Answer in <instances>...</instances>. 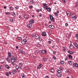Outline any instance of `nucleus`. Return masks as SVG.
<instances>
[{
  "mask_svg": "<svg viewBox=\"0 0 78 78\" xmlns=\"http://www.w3.org/2000/svg\"><path fill=\"white\" fill-rule=\"evenodd\" d=\"M74 18L75 19H77V18L76 17V16L75 15L74 16Z\"/></svg>",
  "mask_w": 78,
  "mask_h": 78,
  "instance_id": "51",
  "label": "nucleus"
},
{
  "mask_svg": "<svg viewBox=\"0 0 78 78\" xmlns=\"http://www.w3.org/2000/svg\"><path fill=\"white\" fill-rule=\"evenodd\" d=\"M5 68H6L7 69H9V68H10V67L7 64L5 65Z\"/></svg>",
  "mask_w": 78,
  "mask_h": 78,
  "instance_id": "15",
  "label": "nucleus"
},
{
  "mask_svg": "<svg viewBox=\"0 0 78 78\" xmlns=\"http://www.w3.org/2000/svg\"><path fill=\"white\" fill-rule=\"evenodd\" d=\"M63 51H65V50H66V49H65V47H63Z\"/></svg>",
  "mask_w": 78,
  "mask_h": 78,
  "instance_id": "49",
  "label": "nucleus"
},
{
  "mask_svg": "<svg viewBox=\"0 0 78 78\" xmlns=\"http://www.w3.org/2000/svg\"><path fill=\"white\" fill-rule=\"evenodd\" d=\"M76 38H77V39H78V34H77L76 35Z\"/></svg>",
  "mask_w": 78,
  "mask_h": 78,
  "instance_id": "47",
  "label": "nucleus"
},
{
  "mask_svg": "<svg viewBox=\"0 0 78 78\" xmlns=\"http://www.w3.org/2000/svg\"><path fill=\"white\" fill-rule=\"evenodd\" d=\"M66 14L68 16H70V12L69 11H67L66 12Z\"/></svg>",
  "mask_w": 78,
  "mask_h": 78,
  "instance_id": "6",
  "label": "nucleus"
},
{
  "mask_svg": "<svg viewBox=\"0 0 78 78\" xmlns=\"http://www.w3.org/2000/svg\"><path fill=\"white\" fill-rule=\"evenodd\" d=\"M29 8H33V5H31L29 6Z\"/></svg>",
  "mask_w": 78,
  "mask_h": 78,
  "instance_id": "45",
  "label": "nucleus"
},
{
  "mask_svg": "<svg viewBox=\"0 0 78 78\" xmlns=\"http://www.w3.org/2000/svg\"><path fill=\"white\" fill-rule=\"evenodd\" d=\"M12 16H14V17H16V13L14 12L12 13Z\"/></svg>",
  "mask_w": 78,
  "mask_h": 78,
  "instance_id": "30",
  "label": "nucleus"
},
{
  "mask_svg": "<svg viewBox=\"0 0 78 78\" xmlns=\"http://www.w3.org/2000/svg\"><path fill=\"white\" fill-rule=\"evenodd\" d=\"M60 63L62 65L64 64V61H62L60 62Z\"/></svg>",
  "mask_w": 78,
  "mask_h": 78,
  "instance_id": "35",
  "label": "nucleus"
},
{
  "mask_svg": "<svg viewBox=\"0 0 78 78\" xmlns=\"http://www.w3.org/2000/svg\"><path fill=\"white\" fill-rule=\"evenodd\" d=\"M48 43L49 44H51V41H49Z\"/></svg>",
  "mask_w": 78,
  "mask_h": 78,
  "instance_id": "56",
  "label": "nucleus"
},
{
  "mask_svg": "<svg viewBox=\"0 0 78 78\" xmlns=\"http://www.w3.org/2000/svg\"><path fill=\"white\" fill-rule=\"evenodd\" d=\"M51 8L50 7L48 8V9H47V10L48 12H51Z\"/></svg>",
  "mask_w": 78,
  "mask_h": 78,
  "instance_id": "23",
  "label": "nucleus"
},
{
  "mask_svg": "<svg viewBox=\"0 0 78 78\" xmlns=\"http://www.w3.org/2000/svg\"><path fill=\"white\" fill-rule=\"evenodd\" d=\"M60 70H62L63 69V68H62V67H60L59 68Z\"/></svg>",
  "mask_w": 78,
  "mask_h": 78,
  "instance_id": "53",
  "label": "nucleus"
},
{
  "mask_svg": "<svg viewBox=\"0 0 78 78\" xmlns=\"http://www.w3.org/2000/svg\"><path fill=\"white\" fill-rule=\"evenodd\" d=\"M35 37L36 39H38L39 38V36L37 34H36L35 35Z\"/></svg>",
  "mask_w": 78,
  "mask_h": 78,
  "instance_id": "9",
  "label": "nucleus"
},
{
  "mask_svg": "<svg viewBox=\"0 0 78 78\" xmlns=\"http://www.w3.org/2000/svg\"><path fill=\"white\" fill-rule=\"evenodd\" d=\"M50 72L51 73H54L55 72V69H51L50 70Z\"/></svg>",
  "mask_w": 78,
  "mask_h": 78,
  "instance_id": "21",
  "label": "nucleus"
},
{
  "mask_svg": "<svg viewBox=\"0 0 78 78\" xmlns=\"http://www.w3.org/2000/svg\"><path fill=\"white\" fill-rule=\"evenodd\" d=\"M10 21L11 22H14V20L13 19H11L10 20Z\"/></svg>",
  "mask_w": 78,
  "mask_h": 78,
  "instance_id": "37",
  "label": "nucleus"
},
{
  "mask_svg": "<svg viewBox=\"0 0 78 78\" xmlns=\"http://www.w3.org/2000/svg\"><path fill=\"white\" fill-rule=\"evenodd\" d=\"M48 8V6H46L44 7V8L46 10H47Z\"/></svg>",
  "mask_w": 78,
  "mask_h": 78,
  "instance_id": "36",
  "label": "nucleus"
},
{
  "mask_svg": "<svg viewBox=\"0 0 78 78\" xmlns=\"http://www.w3.org/2000/svg\"><path fill=\"white\" fill-rule=\"evenodd\" d=\"M17 57H15L14 56L12 57V58H11L12 64L13 66H14L15 65V63H14V62L17 61Z\"/></svg>",
  "mask_w": 78,
  "mask_h": 78,
  "instance_id": "1",
  "label": "nucleus"
},
{
  "mask_svg": "<svg viewBox=\"0 0 78 78\" xmlns=\"http://www.w3.org/2000/svg\"><path fill=\"white\" fill-rule=\"evenodd\" d=\"M39 16L40 17H42V14H41Z\"/></svg>",
  "mask_w": 78,
  "mask_h": 78,
  "instance_id": "59",
  "label": "nucleus"
},
{
  "mask_svg": "<svg viewBox=\"0 0 78 78\" xmlns=\"http://www.w3.org/2000/svg\"><path fill=\"white\" fill-rule=\"evenodd\" d=\"M60 73H58V74H56V76H58V77H60L61 76V75L60 74Z\"/></svg>",
  "mask_w": 78,
  "mask_h": 78,
  "instance_id": "27",
  "label": "nucleus"
},
{
  "mask_svg": "<svg viewBox=\"0 0 78 78\" xmlns=\"http://www.w3.org/2000/svg\"><path fill=\"white\" fill-rule=\"evenodd\" d=\"M68 58H69V59H72L73 58L72 55H70V54H69V55Z\"/></svg>",
  "mask_w": 78,
  "mask_h": 78,
  "instance_id": "8",
  "label": "nucleus"
},
{
  "mask_svg": "<svg viewBox=\"0 0 78 78\" xmlns=\"http://www.w3.org/2000/svg\"><path fill=\"white\" fill-rule=\"evenodd\" d=\"M19 51L20 52V53H22V54H24V52L22 50H19Z\"/></svg>",
  "mask_w": 78,
  "mask_h": 78,
  "instance_id": "17",
  "label": "nucleus"
},
{
  "mask_svg": "<svg viewBox=\"0 0 78 78\" xmlns=\"http://www.w3.org/2000/svg\"><path fill=\"white\" fill-rule=\"evenodd\" d=\"M23 78H25V76L24 75V76H22Z\"/></svg>",
  "mask_w": 78,
  "mask_h": 78,
  "instance_id": "60",
  "label": "nucleus"
},
{
  "mask_svg": "<svg viewBox=\"0 0 78 78\" xmlns=\"http://www.w3.org/2000/svg\"><path fill=\"white\" fill-rule=\"evenodd\" d=\"M9 75H11V72H9Z\"/></svg>",
  "mask_w": 78,
  "mask_h": 78,
  "instance_id": "61",
  "label": "nucleus"
},
{
  "mask_svg": "<svg viewBox=\"0 0 78 78\" xmlns=\"http://www.w3.org/2000/svg\"><path fill=\"white\" fill-rule=\"evenodd\" d=\"M39 41H42V38H39Z\"/></svg>",
  "mask_w": 78,
  "mask_h": 78,
  "instance_id": "48",
  "label": "nucleus"
},
{
  "mask_svg": "<svg viewBox=\"0 0 78 78\" xmlns=\"http://www.w3.org/2000/svg\"><path fill=\"white\" fill-rule=\"evenodd\" d=\"M24 17L26 19H27L28 18V15H25L24 16Z\"/></svg>",
  "mask_w": 78,
  "mask_h": 78,
  "instance_id": "28",
  "label": "nucleus"
},
{
  "mask_svg": "<svg viewBox=\"0 0 78 78\" xmlns=\"http://www.w3.org/2000/svg\"><path fill=\"white\" fill-rule=\"evenodd\" d=\"M43 5L44 6H46L47 5V4L46 3H43Z\"/></svg>",
  "mask_w": 78,
  "mask_h": 78,
  "instance_id": "42",
  "label": "nucleus"
},
{
  "mask_svg": "<svg viewBox=\"0 0 78 78\" xmlns=\"http://www.w3.org/2000/svg\"><path fill=\"white\" fill-rule=\"evenodd\" d=\"M73 66L75 67H78V64L77 63H73Z\"/></svg>",
  "mask_w": 78,
  "mask_h": 78,
  "instance_id": "4",
  "label": "nucleus"
},
{
  "mask_svg": "<svg viewBox=\"0 0 78 78\" xmlns=\"http://www.w3.org/2000/svg\"><path fill=\"white\" fill-rule=\"evenodd\" d=\"M48 58H42V59L43 60V61H44L45 62H47V59Z\"/></svg>",
  "mask_w": 78,
  "mask_h": 78,
  "instance_id": "11",
  "label": "nucleus"
},
{
  "mask_svg": "<svg viewBox=\"0 0 78 78\" xmlns=\"http://www.w3.org/2000/svg\"><path fill=\"white\" fill-rule=\"evenodd\" d=\"M11 59V57H8L7 59V61H8V62H9V61H10Z\"/></svg>",
  "mask_w": 78,
  "mask_h": 78,
  "instance_id": "13",
  "label": "nucleus"
},
{
  "mask_svg": "<svg viewBox=\"0 0 78 78\" xmlns=\"http://www.w3.org/2000/svg\"><path fill=\"white\" fill-rule=\"evenodd\" d=\"M30 24H33L34 23V21L33 20H31L30 21Z\"/></svg>",
  "mask_w": 78,
  "mask_h": 78,
  "instance_id": "26",
  "label": "nucleus"
},
{
  "mask_svg": "<svg viewBox=\"0 0 78 78\" xmlns=\"http://www.w3.org/2000/svg\"><path fill=\"white\" fill-rule=\"evenodd\" d=\"M68 63H69V64H70L71 65V64H72V61H69L68 62Z\"/></svg>",
  "mask_w": 78,
  "mask_h": 78,
  "instance_id": "33",
  "label": "nucleus"
},
{
  "mask_svg": "<svg viewBox=\"0 0 78 78\" xmlns=\"http://www.w3.org/2000/svg\"><path fill=\"white\" fill-rule=\"evenodd\" d=\"M40 51L41 52V53L42 54H46V53H47V51L46 50H43Z\"/></svg>",
  "mask_w": 78,
  "mask_h": 78,
  "instance_id": "5",
  "label": "nucleus"
},
{
  "mask_svg": "<svg viewBox=\"0 0 78 78\" xmlns=\"http://www.w3.org/2000/svg\"><path fill=\"white\" fill-rule=\"evenodd\" d=\"M69 47L71 49H73V46L72 44H70Z\"/></svg>",
  "mask_w": 78,
  "mask_h": 78,
  "instance_id": "19",
  "label": "nucleus"
},
{
  "mask_svg": "<svg viewBox=\"0 0 78 78\" xmlns=\"http://www.w3.org/2000/svg\"><path fill=\"white\" fill-rule=\"evenodd\" d=\"M57 72L58 73H61V71L59 69L57 70Z\"/></svg>",
  "mask_w": 78,
  "mask_h": 78,
  "instance_id": "32",
  "label": "nucleus"
},
{
  "mask_svg": "<svg viewBox=\"0 0 78 78\" xmlns=\"http://www.w3.org/2000/svg\"><path fill=\"white\" fill-rule=\"evenodd\" d=\"M9 9L10 10H11V11H13V9H14V8L12 6L10 7Z\"/></svg>",
  "mask_w": 78,
  "mask_h": 78,
  "instance_id": "24",
  "label": "nucleus"
},
{
  "mask_svg": "<svg viewBox=\"0 0 78 78\" xmlns=\"http://www.w3.org/2000/svg\"><path fill=\"white\" fill-rule=\"evenodd\" d=\"M49 27L50 28H51V29H54V28H55L54 26L53 25H50Z\"/></svg>",
  "mask_w": 78,
  "mask_h": 78,
  "instance_id": "12",
  "label": "nucleus"
},
{
  "mask_svg": "<svg viewBox=\"0 0 78 78\" xmlns=\"http://www.w3.org/2000/svg\"><path fill=\"white\" fill-rule=\"evenodd\" d=\"M37 12H39V10L37 9Z\"/></svg>",
  "mask_w": 78,
  "mask_h": 78,
  "instance_id": "57",
  "label": "nucleus"
},
{
  "mask_svg": "<svg viewBox=\"0 0 78 78\" xmlns=\"http://www.w3.org/2000/svg\"><path fill=\"white\" fill-rule=\"evenodd\" d=\"M28 28H31V24H28Z\"/></svg>",
  "mask_w": 78,
  "mask_h": 78,
  "instance_id": "31",
  "label": "nucleus"
},
{
  "mask_svg": "<svg viewBox=\"0 0 78 78\" xmlns=\"http://www.w3.org/2000/svg\"><path fill=\"white\" fill-rule=\"evenodd\" d=\"M18 39L19 40H20V41H21L22 40V38H21V37H18Z\"/></svg>",
  "mask_w": 78,
  "mask_h": 78,
  "instance_id": "38",
  "label": "nucleus"
},
{
  "mask_svg": "<svg viewBox=\"0 0 78 78\" xmlns=\"http://www.w3.org/2000/svg\"><path fill=\"white\" fill-rule=\"evenodd\" d=\"M45 78H48V76H46Z\"/></svg>",
  "mask_w": 78,
  "mask_h": 78,
  "instance_id": "64",
  "label": "nucleus"
},
{
  "mask_svg": "<svg viewBox=\"0 0 78 78\" xmlns=\"http://www.w3.org/2000/svg\"><path fill=\"white\" fill-rule=\"evenodd\" d=\"M15 8H16V9H19V6H16L15 7Z\"/></svg>",
  "mask_w": 78,
  "mask_h": 78,
  "instance_id": "43",
  "label": "nucleus"
},
{
  "mask_svg": "<svg viewBox=\"0 0 78 78\" xmlns=\"http://www.w3.org/2000/svg\"><path fill=\"white\" fill-rule=\"evenodd\" d=\"M27 42V40L26 39H24L23 41H21V43L23 45H25Z\"/></svg>",
  "mask_w": 78,
  "mask_h": 78,
  "instance_id": "3",
  "label": "nucleus"
},
{
  "mask_svg": "<svg viewBox=\"0 0 78 78\" xmlns=\"http://www.w3.org/2000/svg\"><path fill=\"white\" fill-rule=\"evenodd\" d=\"M71 17L72 18H74V16H73V15H72V16H71Z\"/></svg>",
  "mask_w": 78,
  "mask_h": 78,
  "instance_id": "62",
  "label": "nucleus"
},
{
  "mask_svg": "<svg viewBox=\"0 0 78 78\" xmlns=\"http://www.w3.org/2000/svg\"><path fill=\"white\" fill-rule=\"evenodd\" d=\"M73 44L76 47L77 49H78V44H77L76 43H74Z\"/></svg>",
  "mask_w": 78,
  "mask_h": 78,
  "instance_id": "16",
  "label": "nucleus"
},
{
  "mask_svg": "<svg viewBox=\"0 0 78 78\" xmlns=\"http://www.w3.org/2000/svg\"><path fill=\"white\" fill-rule=\"evenodd\" d=\"M17 72L16 71V69H14L12 72V73L13 74H15Z\"/></svg>",
  "mask_w": 78,
  "mask_h": 78,
  "instance_id": "22",
  "label": "nucleus"
},
{
  "mask_svg": "<svg viewBox=\"0 0 78 78\" xmlns=\"http://www.w3.org/2000/svg\"><path fill=\"white\" fill-rule=\"evenodd\" d=\"M49 17L51 20V21H52V22H55V20H54V18H53V16H52L51 15H49Z\"/></svg>",
  "mask_w": 78,
  "mask_h": 78,
  "instance_id": "2",
  "label": "nucleus"
},
{
  "mask_svg": "<svg viewBox=\"0 0 78 78\" xmlns=\"http://www.w3.org/2000/svg\"><path fill=\"white\" fill-rule=\"evenodd\" d=\"M5 14L6 15H9V14H10V12H5Z\"/></svg>",
  "mask_w": 78,
  "mask_h": 78,
  "instance_id": "34",
  "label": "nucleus"
},
{
  "mask_svg": "<svg viewBox=\"0 0 78 78\" xmlns=\"http://www.w3.org/2000/svg\"><path fill=\"white\" fill-rule=\"evenodd\" d=\"M42 64H40L37 67V68L39 69H41V68L42 67Z\"/></svg>",
  "mask_w": 78,
  "mask_h": 78,
  "instance_id": "10",
  "label": "nucleus"
},
{
  "mask_svg": "<svg viewBox=\"0 0 78 78\" xmlns=\"http://www.w3.org/2000/svg\"><path fill=\"white\" fill-rule=\"evenodd\" d=\"M62 1L64 2L65 3H66V1L65 0H62Z\"/></svg>",
  "mask_w": 78,
  "mask_h": 78,
  "instance_id": "50",
  "label": "nucleus"
},
{
  "mask_svg": "<svg viewBox=\"0 0 78 78\" xmlns=\"http://www.w3.org/2000/svg\"><path fill=\"white\" fill-rule=\"evenodd\" d=\"M53 58L54 60H55V59H56V57L55 56H53Z\"/></svg>",
  "mask_w": 78,
  "mask_h": 78,
  "instance_id": "41",
  "label": "nucleus"
},
{
  "mask_svg": "<svg viewBox=\"0 0 78 78\" xmlns=\"http://www.w3.org/2000/svg\"><path fill=\"white\" fill-rule=\"evenodd\" d=\"M19 66H20V68H21V67H22V63H19Z\"/></svg>",
  "mask_w": 78,
  "mask_h": 78,
  "instance_id": "29",
  "label": "nucleus"
},
{
  "mask_svg": "<svg viewBox=\"0 0 78 78\" xmlns=\"http://www.w3.org/2000/svg\"><path fill=\"white\" fill-rule=\"evenodd\" d=\"M5 75H6V76H9V73L8 72H6L5 73Z\"/></svg>",
  "mask_w": 78,
  "mask_h": 78,
  "instance_id": "39",
  "label": "nucleus"
},
{
  "mask_svg": "<svg viewBox=\"0 0 78 78\" xmlns=\"http://www.w3.org/2000/svg\"><path fill=\"white\" fill-rule=\"evenodd\" d=\"M53 53L54 55H56V51L53 52Z\"/></svg>",
  "mask_w": 78,
  "mask_h": 78,
  "instance_id": "46",
  "label": "nucleus"
},
{
  "mask_svg": "<svg viewBox=\"0 0 78 78\" xmlns=\"http://www.w3.org/2000/svg\"><path fill=\"white\" fill-rule=\"evenodd\" d=\"M42 36H46V33H45V32H43L42 34Z\"/></svg>",
  "mask_w": 78,
  "mask_h": 78,
  "instance_id": "18",
  "label": "nucleus"
},
{
  "mask_svg": "<svg viewBox=\"0 0 78 78\" xmlns=\"http://www.w3.org/2000/svg\"><path fill=\"white\" fill-rule=\"evenodd\" d=\"M41 50L38 51V50H36L35 51V52L37 53V54H39V53L41 52Z\"/></svg>",
  "mask_w": 78,
  "mask_h": 78,
  "instance_id": "20",
  "label": "nucleus"
},
{
  "mask_svg": "<svg viewBox=\"0 0 78 78\" xmlns=\"http://www.w3.org/2000/svg\"><path fill=\"white\" fill-rule=\"evenodd\" d=\"M16 48H17V49L19 48V47H18V46H16Z\"/></svg>",
  "mask_w": 78,
  "mask_h": 78,
  "instance_id": "63",
  "label": "nucleus"
},
{
  "mask_svg": "<svg viewBox=\"0 0 78 78\" xmlns=\"http://www.w3.org/2000/svg\"><path fill=\"white\" fill-rule=\"evenodd\" d=\"M67 52L69 54H71V55H72L74 53V52L70 51H68Z\"/></svg>",
  "mask_w": 78,
  "mask_h": 78,
  "instance_id": "7",
  "label": "nucleus"
},
{
  "mask_svg": "<svg viewBox=\"0 0 78 78\" xmlns=\"http://www.w3.org/2000/svg\"><path fill=\"white\" fill-rule=\"evenodd\" d=\"M65 25H66V27H67V26H68V23H66L65 24Z\"/></svg>",
  "mask_w": 78,
  "mask_h": 78,
  "instance_id": "52",
  "label": "nucleus"
},
{
  "mask_svg": "<svg viewBox=\"0 0 78 78\" xmlns=\"http://www.w3.org/2000/svg\"><path fill=\"white\" fill-rule=\"evenodd\" d=\"M30 3L31 5H33V4L34 3V1H33V0H31L30 1Z\"/></svg>",
  "mask_w": 78,
  "mask_h": 78,
  "instance_id": "14",
  "label": "nucleus"
},
{
  "mask_svg": "<svg viewBox=\"0 0 78 78\" xmlns=\"http://www.w3.org/2000/svg\"><path fill=\"white\" fill-rule=\"evenodd\" d=\"M67 59H68V57L67 56L66 57V58L65 59V60H67Z\"/></svg>",
  "mask_w": 78,
  "mask_h": 78,
  "instance_id": "54",
  "label": "nucleus"
},
{
  "mask_svg": "<svg viewBox=\"0 0 78 78\" xmlns=\"http://www.w3.org/2000/svg\"><path fill=\"white\" fill-rule=\"evenodd\" d=\"M8 57H11L12 56V55H11V52H9L8 53Z\"/></svg>",
  "mask_w": 78,
  "mask_h": 78,
  "instance_id": "25",
  "label": "nucleus"
},
{
  "mask_svg": "<svg viewBox=\"0 0 78 78\" xmlns=\"http://www.w3.org/2000/svg\"><path fill=\"white\" fill-rule=\"evenodd\" d=\"M16 69L17 70H18L19 69V66H16Z\"/></svg>",
  "mask_w": 78,
  "mask_h": 78,
  "instance_id": "40",
  "label": "nucleus"
},
{
  "mask_svg": "<svg viewBox=\"0 0 78 78\" xmlns=\"http://www.w3.org/2000/svg\"><path fill=\"white\" fill-rule=\"evenodd\" d=\"M54 14L56 16H58V13H57L55 12Z\"/></svg>",
  "mask_w": 78,
  "mask_h": 78,
  "instance_id": "44",
  "label": "nucleus"
},
{
  "mask_svg": "<svg viewBox=\"0 0 78 78\" xmlns=\"http://www.w3.org/2000/svg\"><path fill=\"white\" fill-rule=\"evenodd\" d=\"M4 9H6V6H4Z\"/></svg>",
  "mask_w": 78,
  "mask_h": 78,
  "instance_id": "58",
  "label": "nucleus"
},
{
  "mask_svg": "<svg viewBox=\"0 0 78 78\" xmlns=\"http://www.w3.org/2000/svg\"><path fill=\"white\" fill-rule=\"evenodd\" d=\"M21 76L22 77V76H24V75L23 74H21Z\"/></svg>",
  "mask_w": 78,
  "mask_h": 78,
  "instance_id": "55",
  "label": "nucleus"
}]
</instances>
